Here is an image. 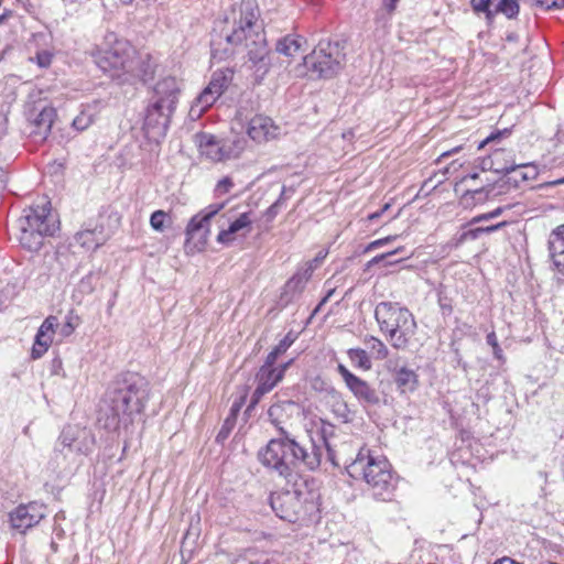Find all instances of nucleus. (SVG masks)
<instances>
[{"label":"nucleus","mask_w":564,"mask_h":564,"mask_svg":"<svg viewBox=\"0 0 564 564\" xmlns=\"http://www.w3.org/2000/svg\"><path fill=\"white\" fill-rule=\"evenodd\" d=\"M95 63L112 79L129 82V73L135 70V50L128 41L108 32L102 46L95 54Z\"/></svg>","instance_id":"obj_8"},{"label":"nucleus","mask_w":564,"mask_h":564,"mask_svg":"<svg viewBox=\"0 0 564 564\" xmlns=\"http://www.w3.org/2000/svg\"><path fill=\"white\" fill-rule=\"evenodd\" d=\"M547 250L554 271L564 276V225L557 226L550 232Z\"/></svg>","instance_id":"obj_20"},{"label":"nucleus","mask_w":564,"mask_h":564,"mask_svg":"<svg viewBox=\"0 0 564 564\" xmlns=\"http://www.w3.org/2000/svg\"><path fill=\"white\" fill-rule=\"evenodd\" d=\"M135 70L129 73V80L131 78H139L143 83H147L149 79L153 77L155 64L150 57V55L145 54L138 55L135 53Z\"/></svg>","instance_id":"obj_26"},{"label":"nucleus","mask_w":564,"mask_h":564,"mask_svg":"<svg viewBox=\"0 0 564 564\" xmlns=\"http://www.w3.org/2000/svg\"><path fill=\"white\" fill-rule=\"evenodd\" d=\"M318 498L306 479L293 478L285 488L271 494L270 506L280 519L307 525L318 519Z\"/></svg>","instance_id":"obj_4"},{"label":"nucleus","mask_w":564,"mask_h":564,"mask_svg":"<svg viewBox=\"0 0 564 564\" xmlns=\"http://www.w3.org/2000/svg\"><path fill=\"white\" fill-rule=\"evenodd\" d=\"M35 110H39V113L32 120L34 129L31 133L40 140H46L51 133L56 117V110L51 106H42L35 108Z\"/></svg>","instance_id":"obj_22"},{"label":"nucleus","mask_w":564,"mask_h":564,"mask_svg":"<svg viewBox=\"0 0 564 564\" xmlns=\"http://www.w3.org/2000/svg\"><path fill=\"white\" fill-rule=\"evenodd\" d=\"M237 411H238V409H235V408L231 409V414L225 420L221 429L219 430V432L216 436L217 442H224L229 436V434L236 423V412Z\"/></svg>","instance_id":"obj_35"},{"label":"nucleus","mask_w":564,"mask_h":564,"mask_svg":"<svg viewBox=\"0 0 564 564\" xmlns=\"http://www.w3.org/2000/svg\"><path fill=\"white\" fill-rule=\"evenodd\" d=\"M510 133V131L508 129H503V130H498L496 132H492L489 137L486 138V140L480 144V148L485 144V143H489V142H494L496 141L497 139H500L502 137H506Z\"/></svg>","instance_id":"obj_52"},{"label":"nucleus","mask_w":564,"mask_h":564,"mask_svg":"<svg viewBox=\"0 0 564 564\" xmlns=\"http://www.w3.org/2000/svg\"><path fill=\"white\" fill-rule=\"evenodd\" d=\"M282 354H280L276 348L274 347L267 356L265 360H264V364L261 366V367H267L269 369H274V365L279 358V356H281Z\"/></svg>","instance_id":"obj_45"},{"label":"nucleus","mask_w":564,"mask_h":564,"mask_svg":"<svg viewBox=\"0 0 564 564\" xmlns=\"http://www.w3.org/2000/svg\"><path fill=\"white\" fill-rule=\"evenodd\" d=\"M486 341L489 346H491L492 348H498L499 344H498V339H497V336L494 332L489 333L486 337Z\"/></svg>","instance_id":"obj_56"},{"label":"nucleus","mask_w":564,"mask_h":564,"mask_svg":"<svg viewBox=\"0 0 564 564\" xmlns=\"http://www.w3.org/2000/svg\"><path fill=\"white\" fill-rule=\"evenodd\" d=\"M494 564H521L519 562H516L514 560L510 557H502L498 561H496Z\"/></svg>","instance_id":"obj_61"},{"label":"nucleus","mask_w":564,"mask_h":564,"mask_svg":"<svg viewBox=\"0 0 564 564\" xmlns=\"http://www.w3.org/2000/svg\"><path fill=\"white\" fill-rule=\"evenodd\" d=\"M172 224L171 216L164 210H155L150 217L151 227L159 232H163Z\"/></svg>","instance_id":"obj_33"},{"label":"nucleus","mask_w":564,"mask_h":564,"mask_svg":"<svg viewBox=\"0 0 564 564\" xmlns=\"http://www.w3.org/2000/svg\"><path fill=\"white\" fill-rule=\"evenodd\" d=\"M556 137H557V140L562 143H564V123H562L558 129H557V133H556Z\"/></svg>","instance_id":"obj_62"},{"label":"nucleus","mask_w":564,"mask_h":564,"mask_svg":"<svg viewBox=\"0 0 564 564\" xmlns=\"http://www.w3.org/2000/svg\"><path fill=\"white\" fill-rule=\"evenodd\" d=\"M301 284H302V279L297 278V276H293L292 279H290L288 281V283L285 285V292H289L290 290L302 289L303 286Z\"/></svg>","instance_id":"obj_53"},{"label":"nucleus","mask_w":564,"mask_h":564,"mask_svg":"<svg viewBox=\"0 0 564 564\" xmlns=\"http://www.w3.org/2000/svg\"><path fill=\"white\" fill-rule=\"evenodd\" d=\"M232 79V72L220 69L214 72L207 87L199 94L193 102L189 113L199 117L221 96Z\"/></svg>","instance_id":"obj_11"},{"label":"nucleus","mask_w":564,"mask_h":564,"mask_svg":"<svg viewBox=\"0 0 564 564\" xmlns=\"http://www.w3.org/2000/svg\"><path fill=\"white\" fill-rule=\"evenodd\" d=\"M326 256H327V251L321 250L316 254V257L310 262V265H308L307 270L313 271L314 269H316L324 261Z\"/></svg>","instance_id":"obj_49"},{"label":"nucleus","mask_w":564,"mask_h":564,"mask_svg":"<svg viewBox=\"0 0 564 564\" xmlns=\"http://www.w3.org/2000/svg\"><path fill=\"white\" fill-rule=\"evenodd\" d=\"M334 430H335L334 425L323 423L321 431L317 435L318 438L315 441L318 445L324 446V452L326 453L327 458L334 465H338V463L335 462V456H334V452L332 449V443H330V436L333 435Z\"/></svg>","instance_id":"obj_28"},{"label":"nucleus","mask_w":564,"mask_h":564,"mask_svg":"<svg viewBox=\"0 0 564 564\" xmlns=\"http://www.w3.org/2000/svg\"><path fill=\"white\" fill-rule=\"evenodd\" d=\"M281 206V198H278L265 212L268 220H272L279 213Z\"/></svg>","instance_id":"obj_51"},{"label":"nucleus","mask_w":564,"mask_h":564,"mask_svg":"<svg viewBox=\"0 0 564 564\" xmlns=\"http://www.w3.org/2000/svg\"><path fill=\"white\" fill-rule=\"evenodd\" d=\"M45 509L43 503L36 501L18 506L9 513L11 527L21 533H25L26 530L40 523L45 517Z\"/></svg>","instance_id":"obj_16"},{"label":"nucleus","mask_w":564,"mask_h":564,"mask_svg":"<svg viewBox=\"0 0 564 564\" xmlns=\"http://www.w3.org/2000/svg\"><path fill=\"white\" fill-rule=\"evenodd\" d=\"M294 338L291 337V334H288L280 343L275 346L276 350L280 354H284L293 344Z\"/></svg>","instance_id":"obj_47"},{"label":"nucleus","mask_w":564,"mask_h":564,"mask_svg":"<svg viewBox=\"0 0 564 564\" xmlns=\"http://www.w3.org/2000/svg\"><path fill=\"white\" fill-rule=\"evenodd\" d=\"M506 225H507V221H501L496 225L479 227V229L481 230V235H484V234H490V232L497 231L498 229L505 227Z\"/></svg>","instance_id":"obj_54"},{"label":"nucleus","mask_w":564,"mask_h":564,"mask_svg":"<svg viewBox=\"0 0 564 564\" xmlns=\"http://www.w3.org/2000/svg\"><path fill=\"white\" fill-rule=\"evenodd\" d=\"M293 359L289 360L288 362H284L278 367L274 368L275 371H281V377L284 378L285 371L289 369V367L292 365Z\"/></svg>","instance_id":"obj_58"},{"label":"nucleus","mask_w":564,"mask_h":564,"mask_svg":"<svg viewBox=\"0 0 564 564\" xmlns=\"http://www.w3.org/2000/svg\"><path fill=\"white\" fill-rule=\"evenodd\" d=\"M94 278H95V274L91 272L89 274H87L86 276H84L79 283L80 289L88 293L93 292L94 286L91 284V281Z\"/></svg>","instance_id":"obj_48"},{"label":"nucleus","mask_w":564,"mask_h":564,"mask_svg":"<svg viewBox=\"0 0 564 564\" xmlns=\"http://www.w3.org/2000/svg\"><path fill=\"white\" fill-rule=\"evenodd\" d=\"M236 120L241 126L247 123L248 135L259 143L275 139L281 133V128L271 118L257 115L248 120L241 108L237 110Z\"/></svg>","instance_id":"obj_15"},{"label":"nucleus","mask_w":564,"mask_h":564,"mask_svg":"<svg viewBox=\"0 0 564 564\" xmlns=\"http://www.w3.org/2000/svg\"><path fill=\"white\" fill-rule=\"evenodd\" d=\"M198 145L202 155L214 162L237 158L243 149L241 140H218L214 135L206 133L199 135Z\"/></svg>","instance_id":"obj_14"},{"label":"nucleus","mask_w":564,"mask_h":564,"mask_svg":"<svg viewBox=\"0 0 564 564\" xmlns=\"http://www.w3.org/2000/svg\"><path fill=\"white\" fill-rule=\"evenodd\" d=\"M95 444V436L87 427L68 425L63 429L55 446V452L64 453V449L78 454H89Z\"/></svg>","instance_id":"obj_13"},{"label":"nucleus","mask_w":564,"mask_h":564,"mask_svg":"<svg viewBox=\"0 0 564 564\" xmlns=\"http://www.w3.org/2000/svg\"><path fill=\"white\" fill-rule=\"evenodd\" d=\"M101 111V101L94 100L80 106L78 115L73 119L72 128L78 132L88 129Z\"/></svg>","instance_id":"obj_24"},{"label":"nucleus","mask_w":564,"mask_h":564,"mask_svg":"<svg viewBox=\"0 0 564 564\" xmlns=\"http://www.w3.org/2000/svg\"><path fill=\"white\" fill-rule=\"evenodd\" d=\"M380 332L391 346L398 350L408 348L416 330L413 314L395 302H380L375 310Z\"/></svg>","instance_id":"obj_6"},{"label":"nucleus","mask_w":564,"mask_h":564,"mask_svg":"<svg viewBox=\"0 0 564 564\" xmlns=\"http://www.w3.org/2000/svg\"><path fill=\"white\" fill-rule=\"evenodd\" d=\"M562 184H564V176L549 183V185H551V186H557V185H562Z\"/></svg>","instance_id":"obj_64"},{"label":"nucleus","mask_w":564,"mask_h":564,"mask_svg":"<svg viewBox=\"0 0 564 564\" xmlns=\"http://www.w3.org/2000/svg\"><path fill=\"white\" fill-rule=\"evenodd\" d=\"M282 354H280L276 348L274 347L267 356L265 360H264V364L261 366V367H267L269 369H274V365L279 358V356H281Z\"/></svg>","instance_id":"obj_44"},{"label":"nucleus","mask_w":564,"mask_h":564,"mask_svg":"<svg viewBox=\"0 0 564 564\" xmlns=\"http://www.w3.org/2000/svg\"><path fill=\"white\" fill-rule=\"evenodd\" d=\"M344 46L339 42L321 40L314 50L304 56L305 74L314 78H330L343 67Z\"/></svg>","instance_id":"obj_9"},{"label":"nucleus","mask_w":564,"mask_h":564,"mask_svg":"<svg viewBox=\"0 0 564 564\" xmlns=\"http://www.w3.org/2000/svg\"><path fill=\"white\" fill-rule=\"evenodd\" d=\"M502 210H503L502 207H498V208L494 209L492 212L478 215L470 220V225L480 223V221H485V220H489V219H494V218L500 216Z\"/></svg>","instance_id":"obj_42"},{"label":"nucleus","mask_w":564,"mask_h":564,"mask_svg":"<svg viewBox=\"0 0 564 564\" xmlns=\"http://www.w3.org/2000/svg\"><path fill=\"white\" fill-rule=\"evenodd\" d=\"M350 362L362 370L371 369V360L367 351L361 348H350L347 351Z\"/></svg>","instance_id":"obj_30"},{"label":"nucleus","mask_w":564,"mask_h":564,"mask_svg":"<svg viewBox=\"0 0 564 564\" xmlns=\"http://www.w3.org/2000/svg\"><path fill=\"white\" fill-rule=\"evenodd\" d=\"M57 326V317L48 316L44 319L35 335L34 344L31 350V356L33 359L41 358L47 351L53 341V334Z\"/></svg>","instance_id":"obj_21"},{"label":"nucleus","mask_w":564,"mask_h":564,"mask_svg":"<svg viewBox=\"0 0 564 564\" xmlns=\"http://www.w3.org/2000/svg\"><path fill=\"white\" fill-rule=\"evenodd\" d=\"M398 238V236H388V237H384V238H381V239H377L375 241H371L366 248H365V252H370L377 248H380L393 240H395Z\"/></svg>","instance_id":"obj_43"},{"label":"nucleus","mask_w":564,"mask_h":564,"mask_svg":"<svg viewBox=\"0 0 564 564\" xmlns=\"http://www.w3.org/2000/svg\"><path fill=\"white\" fill-rule=\"evenodd\" d=\"M364 344L370 350L373 358H376L378 360H383L389 356L388 347L381 339H379L377 337L366 336L364 338Z\"/></svg>","instance_id":"obj_29"},{"label":"nucleus","mask_w":564,"mask_h":564,"mask_svg":"<svg viewBox=\"0 0 564 564\" xmlns=\"http://www.w3.org/2000/svg\"><path fill=\"white\" fill-rule=\"evenodd\" d=\"M495 15L502 13L508 19H513L519 14L518 0H499L494 9Z\"/></svg>","instance_id":"obj_32"},{"label":"nucleus","mask_w":564,"mask_h":564,"mask_svg":"<svg viewBox=\"0 0 564 564\" xmlns=\"http://www.w3.org/2000/svg\"><path fill=\"white\" fill-rule=\"evenodd\" d=\"M281 437L272 438L267 446L259 452L260 462L275 470L286 481L293 478H302L300 468L316 470L322 463L324 446H321L311 437L306 443H300L291 438L288 432L280 427Z\"/></svg>","instance_id":"obj_3"},{"label":"nucleus","mask_w":564,"mask_h":564,"mask_svg":"<svg viewBox=\"0 0 564 564\" xmlns=\"http://www.w3.org/2000/svg\"><path fill=\"white\" fill-rule=\"evenodd\" d=\"M180 94L181 88L177 79L173 76H165L153 85L149 100L175 111Z\"/></svg>","instance_id":"obj_18"},{"label":"nucleus","mask_w":564,"mask_h":564,"mask_svg":"<svg viewBox=\"0 0 564 564\" xmlns=\"http://www.w3.org/2000/svg\"><path fill=\"white\" fill-rule=\"evenodd\" d=\"M226 203H213L194 215L185 228V249L189 253L204 251L210 236V223L225 207Z\"/></svg>","instance_id":"obj_10"},{"label":"nucleus","mask_w":564,"mask_h":564,"mask_svg":"<svg viewBox=\"0 0 564 564\" xmlns=\"http://www.w3.org/2000/svg\"><path fill=\"white\" fill-rule=\"evenodd\" d=\"M398 2L399 0H383V7L391 14L395 10Z\"/></svg>","instance_id":"obj_55"},{"label":"nucleus","mask_w":564,"mask_h":564,"mask_svg":"<svg viewBox=\"0 0 564 564\" xmlns=\"http://www.w3.org/2000/svg\"><path fill=\"white\" fill-rule=\"evenodd\" d=\"M281 371L269 369L267 367H260L256 375L257 388L254 389L248 410L254 408L263 395L272 391L280 381H282Z\"/></svg>","instance_id":"obj_19"},{"label":"nucleus","mask_w":564,"mask_h":564,"mask_svg":"<svg viewBox=\"0 0 564 564\" xmlns=\"http://www.w3.org/2000/svg\"><path fill=\"white\" fill-rule=\"evenodd\" d=\"M346 469L351 478L365 480L375 498L383 501L391 499L395 481L386 457L361 448Z\"/></svg>","instance_id":"obj_5"},{"label":"nucleus","mask_w":564,"mask_h":564,"mask_svg":"<svg viewBox=\"0 0 564 564\" xmlns=\"http://www.w3.org/2000/svg\"><path fill=\"white\" fill-rule=\"evenodd\" d=\"M282 405L280 404H273L269 408L268 410V416L270 419V421L272 422V424H274L279 430H280V420H279V416L280 414L282 413Z\"/></svg>","instance_id":"obj_41"},{"label":"nucleus","mask_w":564,"mask_h":564,"mask_svg":"<svg viewBox=\"0 0 564 564\" xmlns=\"http://www.w3.org/2000/svg\"><path fill=\"white\" fill-rule=\"evenodd\" d=\"M340 415L346 416V413L348 412L347 405L345 403L339 404V409L337 411Z\"/></svg>","instance_id":"obj_63"},{"label":"nucleus","mask_w":564,"mask_h":564,"mask_svg":"<svg viewBox=\"0 0 564 564\" xmlns=\"http://www.w3.org/2000/svg\"><path fill=\"white\" fill-rule=\"evenodd\" d=\"M252 219L250 213H242L237 219L230 223L227 229H221L217 235V242L221 245H231L235 235L245 231L243 236L251 230Z\"/></svg>","instance_id":"obj_23"},{"label":"nucleus","mask_w":564,"mask_h":564,"mask_svg":"<svg viewBox=\"0 0 564 564\" xmlns=\"http://www.w3.org/2000/svg\"><path fill=\"white\" fill-rule=\"evenodd\" d=\"M19 241L30 251H37L45 237L53 236L58 230V220L52 213L51 203L41 204L23 209L18 220Z\"/></svg>","instance_id":"obj_7"},{"label":"nucleus","mask_w":564,"mask_h":564,"mask_svg":"<svg viewBox=\"0 0 564 564\" xmlns=\"http://www.w3.org/2000/svg\"><path fill=\"white\" fill-rule=\"evenodd\" d=\"M394 381L401 392H411L415 390L417 386V375L408 367L395 368Z\"/></svg>","instance_id":"obj_27"},{"label":"nucleus","mask_w":564,"mask_h":564,"mask_svg":"<svg viewBox=\"0 0 564 564\" xmlns=\"http://www.w3.org/2000/svg\"><path fill=\"white\" fill-rule=\"evenodd\" d=\"M259 9L257 0H241L231 10L232 30L225 37L227 46L220 48L221 43L212 41V58L226 59L234 53V47L245 44L248 50V62L258 76L263 77L270 69L269 50L265 34L258 23Z\"/></svg>","instance_id":"obj_1"},{"label":"nucleus","mask_w":564,"mask_h":564,"mask_svg":"<svg viewBox=\"0 0 564 564\" xmlns=\"http://www.w3.org/2000/svg\"><path fill=\"white\" fill-rule=\"evenodd\" d=\"M534 4L544 10H556L564 8V0H533Z\"/></svg>","instance_id":"obj_37"},{"label":"nucleus","mask_w":564,"mask_h":564,"mask_svg":"<svg viewBox=\"0 0 564 564\" xmlns=\"http://www.w3.org/2000/svg\"><path fill=\"white\" fill-rule=\"evenodd\" d=\"M76 243L80 245L86 249H96L101 242L96 238L95 230H83L75 235L74 237Z\"/></svg>","instance_id":"obj_31"},{"label":"nucleus","mask_w":564,"mask_h":564,"mask_svg":"<svg viewBox=\"0 0 564 564\" xmlns=\"http://www.w3.org/2000/svg\"><path fill=\"white\" fill-rule=\"evenodd\" d=\"M77 319L78 318L74 317L72 314L67 315L66 322L61 327V335L64 337L72 335L78 325Z\"/></svg>","instance_id":"obj_38"},{"label":"nucleus","mask_w":564,"mask_h":564,"mask_svg":"<svg viewBox=\"0 0 564 564\" xmlns=\"http://www.w3.org/2000/svg\"><path fill=\"white\" fill-rule=\"evenodd\" d=\"M150 400V383L137 372H124L112 380L102 397L98 422L108 431L127 429Z\"/></svg>","instance_id":"obj_2"},{"label":"nucleus","mask_w":564,"mask_h":564,"mask_svg":"<svg viewBox=\"0 0 564 564\" xmlns=\"http://www.w3.org/2000/svg\"><path fill=\"white\" fill-rule=\"evenodd\" d=\"M31 62H35L41 68H48L53 61V53L43 50L39 51L34 57L30 58Z\"/></svg>","instance_id":"obj_36"},{"label":"nucleus","mask_w":564,"mask_h":564,"mask_svg":"<svg viewBox=\"0 0 564 564\" xmlns=\"http://www.w3.org/2000/svg\"><path fill=\"white\" fill-rule=\"evenodd\" d=\"M525 166H527L525 164H516L514 161H512L511 163H507L501 167H496V171L505 173V174H509L511 172H514L519 167H525Z\"/></svg>","instance_id":"obj_50"},{"label":"nucleus","mask_w":564,"mask_h":564,"mask_svg":"<svg viewBox=\"0 0 564 564\" xmlns=\"http://www.w3.org/2000/svg\"><path fill=\"white\" fill-rule=\"evenodd\" d=\"M304 44H306V40L303 36L297 34H288L278 40L275 51L279 54L291 57L300 52Z\"/></svg>","instance_id":"obj_25"},{"label":"nucleus","mask_w":564,"mask_h":564,"mask_svg":"<svg viewBox=\"0 0 564 564\" xmlns=\"http://www.w3.org/2000/svg\"><path fill=\"white\" fill-rule=\"evenodd\" d=\"M175 111L164 106L148 101L144 110L142 130L149 140L159 141L166 135L171 118Z\"/></svg>","instance_id":"obj_12"},{"label":"nucleus","mask_w":564,"mask_h":564,"mask_svg":"<svg viewBox=\"0 0 564 564\" xmlns=\"http://www.w3.org/2000/svg\"><path fill=\"white\" fill-rule=\"evenodd\" d=\"M334 292H335V289H330V290L327 291L326 295L322 299V301L319 302V304L315 308V312H317L321 308V306L324 305L332 297Z\"/></svg>","instance_id":"obj_59"},{"label":"nucleus","mask_w":564,"mask_h":564,"mask_svg":"<svg viewBox=\"0 0 564 564\" xmlns=\"http://www.w3.org/2000/svg\"><path fill=\"white\" fill-rule=\"evenodd\" d=\"M480 236H481V230L479 229V227L470 228V229L464 230L460 234V236L458 238V242L463 243V242H466V241L476 240Z\"/></svg>","instance_id":"obj_40"},{"label":"nucleus","mask_w":564,"mask_h":564,"mask_svg":"<svg viewBox=\"0 0 564 564\" xmlns=\"http://www.w3.org/2000/svg\"><path fill=\"white\" fill-rule=\"evenodd\" d=\"M337 371L341 376L346 387L362 404L373 405L380 401L379 394L367 381L355 376L344 365L337 366Z\"/></svg>","instance_id":"obj_17"},{"label":"nucleus","mask_w":564,"mask_h":564,"mask_svg":"<svg viewBox=\"0 0 564 564\" xmlns=\"http://www.w3.org/2000/svg\"><path fill=\"white\" fill-rule=\"evenodd\" d=\"M61 369H62V360L59 358H55L53 360V373L59 375Z\"/></svg>","instance_id":"obj_60"},{"label":"nucleus","mask_w":564,"mask_h":564,"mask_svg":"<svg viewBox=\"0 0 564 564\" xmlns=\"http://www.w3.org/2000/svg\"><path fill=\"white\" fill-rule=\"evenodd\" d=\"M234 187V182L230 177H224L216 184L215 193L218 196L228 194Z\"/></svg>","instance_id":"obj_39"},{"label":"nucleus","mask_w":564,"mask_h":564,"mask_svg":"<svg viewBox=\"0 0 564 564\" xmlns=\"http://www.w3.org/2000/svg\"><path fill=\"white\" fill-rule=\"evenodd\" d=\"M401 249H395L391 252L382 253L379 256L373 257L368 263L367 269L371 268L372 265L379 264L380 262L384 261L386 259L390 258L391 256L398 253Z\"/></svg>","instance_id":"obj_46"},{"label":"nucleus","mask_w":564,"mask_h":564,"mask_svg":"<svg viewBox=\"0 0 564 564\" xmlns=\"http://www.w3.org/2000/svg\"><path fill=\"white\" fill-rule=\"evenodd\" d=\"M470 7L476 14H485L488 23L495 19V12L491 9V0H470Z\"/></svg>","instance_id":"obj_34"},{"label":"nucleus","mask_w":564,"mask_h":564,"mask_svg":"<svg viewBox=\"0 0 564 564\" xmlns=\"http://www.w3.org/2000/svg\"><path fill=\"white\" fill-rule=\"evenodd\" d=\"M389 207L390 204H384V206L380 210L369 214L368 219L370 221L378 219Z\"/></svg>","instance_id":"obj_57"}]
</instances>
